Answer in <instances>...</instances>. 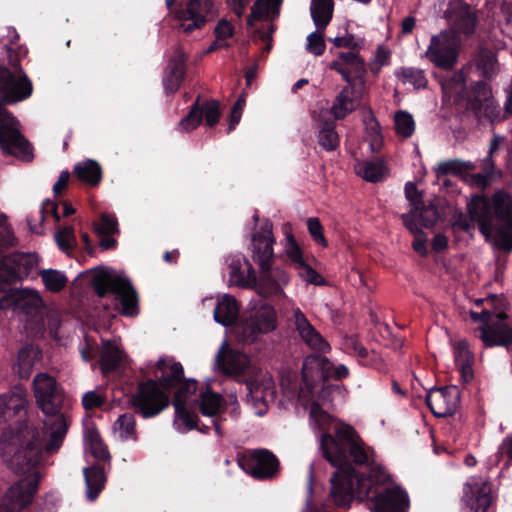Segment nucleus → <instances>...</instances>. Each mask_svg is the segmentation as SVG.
Returning <instances> with one entry per match:
<instances>
[{
    "label": "nucleus",
    "mask_w": 512,
    "mask_h": 512,
    "mask_svg": "<svg viewBox=\"0 0 512 512\" xmlns=\"http://www.w3.org/2000/svg\"><path fill=\"white\" fill-rule=\"evenodd\" d=\"M336 437L328 433L322 434L320 448L324 457L339 469L331 478V495L338 506L345 507L353 496L363 498L368 496L371 485L384 481V472L380 469L373 471L368 479L359 477L354 469L346 464L349 453L354 461L363 464L368 460L367 453L362 446L356 431L349 425L341 424L336 428Z\"/></svg>",
    "instance_id": "obj_1"
},
{
    "label": "nucleus",
    "mask_w": 512,
    "mask_h": 512,
    "mask_svg": "<svg viewBox=\"0 0 512 512\" xmlns=\"http://www.w3.org/2000/svg\"><path fill=\"white\" fill-rule=\"evenodd\" d=\"M34 438V429L28 426L15 432L9 428L0 439V454L9 468L23 478L13 483L0 504L2 512H17L31 504L37 491L39 475L36 465L45 450Z\"/></svg>",
    "instance_id": "obj_2"
},
{
    "label": "nucleus",
    "mask_w": 512,
    "mask_h": 512,
    "mask_svg": "<svg viewBox=\"0 0 512 512\" xmlns=\"http://www.w3.org/2000/svg\"><path fill=\"white\" fill-rule=\"evenodd\" d=\"M470 219L460 216L454 223L461 230L469 232L472 222H477L482 235L495 247L512 249V198L504 191H497L492 203L483 195L474 196L468 204Z\"/></svg>",
    "instance_id": "obj_3"
},
{
    "label": "nucleus",
    "mask_w": 512,
    "mask_h": 512,
    "mask_svg": "<svg viewBox=\"0 0 512 512\" xmlns=\"http://www.w3.org/2000/svg\"><path fill=\"white\" fill-rule=\"evenodd\" d=\"M32 83L21 69L14 72L0 66V146L4 153L29 160L31 148L20 133L19 121L6 110L3 102L12 104L32 94Z\"/></svg>",
    "instance_id": "obj_4"
},
{
    "label": "nucleus",
    "mask_w": 512,
    "mask_h": 512,
    "mask_svg": "<svg viewBox=\"0 0 512 512\" xmlns=\"http://www.w3.org/2000/svg\"><path fill=\"white\" fill-rule=\"evenodd\" d=\"M33 392L38 408L44 413V431L41 439L43 449L47 454L56 453L65 438L68 424L64 414L61 412L64 394L56 379L48 373H38L33 379Z\"/></svg>",
    "instance_id": "obj_5"
},
{
    "label": "nucleus",
    "mask_w": 512,
    "mask_h": 512,
    "mask_svg": "<svg viewBox=\"0 0 512 512\" xmlns=\"http://www.w3.org/2000/svg\"><path fill=\"white\" fill-rule=\"evenodd\" d=\"M331 362L321 356H308L303 363L302 378L303 387L300 389L299 400L302 406L309 412L311 426L318 430L328 428L331 417L324 406L331 404L334 394H339L337 386L318 384L324 380V375H329Z\"/></svg>",
    "instance_id": "obj_6"
},
{
    "label": "nucleus",
    "mask_w": 512,
    "mask_h": 512,
    "mask_svg": "<svg viewBox=\"0 0 512 512\" xmlns=\"http://www.w3.org/2000/svg\"><path fill=\"white\" fill-rule=\"evenodd\" d=\"M92 285L99 296L112 292L119 301L123 315L132 317L138 314L137 294L127 279L112 271L100 270L95 273Z\"/></svg>",
    "instance_id": "obj_7"
},
{
    "label": "nucleus",
    "mask_w": 512,
    "mask_h": 512,
    "mask_svg": "<svg viewBox=\"0 0 512 512\" xmlns=\"http://www.w3.org/2000/svg\"><path fill=\"white\" fill-rule=\"evenodd\" d=\"M277 327V314L273 306L262 304L250 313L233 329L236 339L244 344H252L261 336L273 332Z\"/></svg>",
    "instance_id": "obj_8"
},
{
    "label": "nucleus",
    "mask_w": 512,
    "mask_h": 512,
    "mask_svg": "<svg viewBox=\"0 0 512 512\" xmlns=\"http://www.w3.org/2000/svg\"><path fill=\"white\" fill-rule=\"evenodd\" d=\"M460 48V39L455 31H442L431 37L426 57L437 67L451 70L455 66Z\"/></svg>",
    "instance_id": "obj_9"
},
{
    "label": "nucleus",
    "mask_w": 512,
    "mask_h": 512,
    "mask_svg": "<svg viewBox=\"0 0 512 512\" xmlns=\"http://www.w3.org/2000/svg\"><path fill=\"white\" fill-rule=\"evenodd\" d=\"M131 405L143 418H151L168 407L169 397L158 387L156 381L149 380L139 384L137 392L131 398Z\"/></svg>",
    "instance_id": "obj_10"
},
{
    "label": "nucleus",
    "mask_w": 512,
    "mask_h": 512,
    "mask_svg": "<svg viewBox=\"0 0 512 512\" xmlns=\"http://www.w3.org/2000/svg\"><path fill=\"white\" fill-rule=\"evenodd\" d=\"M471 317L475 321H485L486 324L479 329V338L487 347L506 346L512 343V329L504 321V315H496L497 321L491 319L489 311L484 310L481 313L472 312Z\"/></svg>",
    "instance_id": "obj_11"
},
{
    "label": "nucleus",
    "mask_w": 512,
    "mask_h": 512,
    "mask_svg": "<svg viewBox=\"0 0 512 512\" xmlns=\"http://www.w3.org/2000/svg\"><path fill=\"white\" fill-rule=\"evenodd\" d=\"M248 390L247 402L257 416L264 415L268 406L275 400L276 387L272 377L265 374H258L246 382Z\"/></svg>",
    "instance_id": "obj_12"
},
{
    "label": "nucleus",
    "mask_w": 512,
    "mask_h": 512,
    "mask_svg": "<svg viewBox=\"0 0 512 512\" xmlns=\"http://www.w3.org/2000/svg\"><path fill=\"white\" fill-rule=\"evenodd\" d=\"M196 390V382L189 380L181 385L175 395L173 402L176 412L174 424L182 433L196 428L197 416L190 411L196 402V398L193 397Z\"/></svg>",
    "instance_id": "obj_13"
},
{
    "label": "nucleus",
    "mask_w": 512,
    "mask_h": 512,
    "mask_svg": "<svg viewBox=\"0 0 512 512\" xmlns=\"http://www.w3.org/2000/svg\"><path fill=\"white\" fill-rule=\"evenodd\" d=\"M216 15L212 0H189L186 6L176 12L179 28L185 33L204 26L209 18Z\"/></svg>",
    "instance_id": "obj_14"
},
{
    "label": "nucleus",
    "mask_w": 512,
    "mask_h": 512,
    "mask_svg": "<svg viewBox=\"0 0 512 512\" xmlns=\"http://www.w3.org/2000/svg\"><path fill=\"white\" fill-rule=\"evenodd\" d=\"M367 505L372 512H407L409 500L407 494L397 486H379Z\"/></svg>",
    "instance_id": "obj_15"
},
{
    "label": "nucleus",
    "mask_w": 512,
    "mask_h": 512,
    "mask_svg": "<svg viewBox=\"0 0 512 512\" xmlns=\"http://www.w3.org/2000/svg\"><path fill=\"white\" fill-rule=\"evenodd\" d=\"M366 93L365 80L358 77V80L348 83L339 94L331 107V113L336 119H343L353 112L360 104Z\"/></svg>",
    "instance_id": "obj_16"
},
{
    "label": "nucleus",
    "mask_w": 512,
    "mask_h": 512,
    "mask_svg": "<svg viewBox=\"0 0 512 512\" xmlns=\"http://www.w3.org/2000/svg\"><path fill=\"white\" fill-rule=\"evenodd\" d=\"M272 223L264 221L252 236L251 250L254 261L259 267H266L274 255L275 239L272 233Z\"/></svg>",
    "instance_id": "obj_17"
},
{
    "label": "nucleus",
    "mask_w": 512,
    "mask_h": 512,
    "mask_svg": "<svg viewBox=\"0 0 512 512\" xmlns=\"http://www.w3.org/2000/svg\"><path fill=\"white\" fill-rule=\"evenodd\" d=\"M460 393L456 386L433 389L426 396V403L432 413L437 417L451 415L457 409Z\"/></svg>",
    "instance_id": "obj_18"
},
{
    "label": "nucleus",
    "mask_w": 512,
    "mask_h": 512,
    "mask_svg": "<svg viewBox=\"0 0 512 512\" xmlns=\"http://www.w3.org/2000/svg\"><path fill=\"white\" fill-rule=\"evenodd\" d=\"M43 306L40 294L31 289L10 290L0 299L1 309H14L25 313L36 312Z\"/></svg>",
    "instance_id": "obj_19"
},
{
    "label": "nucleus",
    "mask_w": 512,
    "mask_h": 512,
    "mask_svg": "<svg viewBox=\"0 0 512 512\" xmlns=\"http://www.w3.org/2000/svg\"><path fill=\"white\" fill-rule=\"evenodd\" d=\"M259 273L252 287L264 297L281 294L283 287L289 282L287 272L279 267L270 268V263L266 267H260Z\"/></svg>",
    "instance_id": "obj_20"
},
{
    "label": "nucleus",
    "mask_w": 512,
    "mask_h": 512,
    "mask_svg": "<svg viewBox=\"0 0 512 512\" xmlns=\"http://www.w3.org/2000/svg\"><path fill=\"white\" fill-rule=\"evenodd\" d=\"M240 465L252 477L268 479L276 474L278 460L267 450H255L249 458L240 462Z\"/></svg>",
    "instance_id": "obj_21"
},
{
    "label": "nucleus",
    "mask_w": 512,
    "mask_h": 512,
    "mask_svg": "<svg viewBox=\"0 0 512 512\" xmlns=\"http://www.w3.org/2000/svg\"><path fill=\"white\" fill-rule=\"evenodd\" d=\"M445 17L453 27L452 31L471 34L475 29L476 16L470 6L462 0H451Z\"/></svg>",
    "instance_id": "obj_22"
},
{
    "label": "nucleus",
    "mask_w": 512,
    "mask_h": 512,
    "mask_svg": "<svg viewBox=\"0 0 512 512\" xmlns=\"http://www.w3.org/2000/svg\"><path fill=\"white\" fill-rule=\"evenodd\" d=\"M290 322L302 340L312 349L327 352L330 347L320 333L312 326L307 317L298 307H293Z\"/></svg>",
    "instance_id": "obj_23"
},
{
    "label": "nucleus",
    "mask_w": 512,
    "mask_h": 512,
    "mask_svg": "<svg viewBox=\"0 0 512 512\" xmlns=\"http://www.w3.org/2000/svg\"><path fill=\"white\" fill-rule=\"evenodd\" d=\"M203 305L215 306L213 311L214 320L223 326L232 325L238 319V302L229 294L217 297L216 301H214L213 297H207L203 299Z\"/></svg>",
    "instance_id": "obj_24"
},
{
    "label": "nucleus",
    "mask_w": 512,
    "mask_h": 512,
    "mask_svg": "<svg viewBox=\"0 0 512 512\" xmlns=\"http://www.w3.org/2000/svg\"><path fill=\"white\" fill-rule=\"evenodd\" d=\"M491 488L487 482L472 480L467 484L464 501L471 512H486L491 504Z\"/></svg>",
    "instance_id": "obj_25"
},
{
    "label": "nucleus",
    "mask_w": 512,
    "mask_h": 512,
    "mask_svg": "<svg viewBox=\"0 0 512 512\" xmlns=\"http://www.w3.org/2000/svg\"><path fill=\"white\" fill-rule=\"evenodd\" d=\"M217 362L225 374L241 375L249 367V358L246 354L229 349L224 343L217 355Z\"/></svg>",
    "instance_id": "obj_26"
},
{
    "label": "nucleus",
    "mask_w": 512,
    "mask_h": 512,
    "mask_svg": "<svg viewBox=\"0 0 512 512\" xmlns=\"http://www.w3.org/2000/svg\"><path fill=\"white\" fill-rule=\"evenodd\" d=\"M469 107L475 112L477 117H487L494 121L499 116V106L491 95V91L485 84L478 85L477 91L472 99L469 100Z\"/></svg>",
    "instance_id": "obj_27"
},
{
    "label": "nucleus",
    "mask_w": 512,
    "mask_h": 512,
    "mask_svg": "<svg viewBox=\"0 0 512 512\" xmlns=\"http://www.w3.org/2000/svg\"><path fill=\"white\" fill-rule=\"evenodd\" d=\"M126 359L127 356L118 341L104 340L102 342L100 366L104 374L122 366Z\"/></svg>",
    "instance_id": "obj_28"
},
{
    "label": "nucleus",
    "mask_w": 512,
    "mask_h": 512,
    "mask_svg": "<svg viewBox=\"0 0 512 512\" xmlns=\"http://www.w3.org/2000/svg\"><path fill=\"white\" fill-rule=\"evenodd\" d=\"M231 284L239 287H252L256 276L252 264L244 256L235 257L229 264Z\"/></svg>",
    "instance_id": "obj_29"
},
{
    "label": "nucleus",
    "mask_w": 512,
    "mask_h": 512,
    "mask_svg": "<svg viewBox=\"0 0 512 512\" xmlns=\"http://www.w3.org/2000/svg\"><path fill=\"white\" fill-rule=\"evenodd\" d=\"M154 374L163 387L170 388L181 381L183 367L172 358H160L155 366Z\"/></svg>",
    "instance_id": "obj_30"
},
{
    "label": "nucleus",
    "mask_w": 512,
    "mask_h": 512,
    "mask_svg": "<svg viewBox=\"0 0 512 512\" xmlns=\"http://www.w3.org/2000/svg\"><path fill=\"white\" fill-rule=\"evenodd\" d=\"M26 392L21 387L0 395V423L14 417L26 406Z\"/></svg>",
    "instance_id": "obj_31"
},
{
    "label": "nucleus",
    "mask_w": 512,
    "mask_h": 512,
    "mask_svg": "<svg viewBox=\"0 0 512 512\" xmlns=\"http://www.w3.org/2000/svg\"><path fill=\"white\" fill-rule=\"evenodd\" d=\"M173 53L164 78V86L168 92L176 91L184 77L185 53L180 46H176Z\"/></svg>",
    "instance_id": "obj_32"
},
{
    "label": "nucleus",
    "mask_w": 512,
    "mask_h": 512,
    "mask_svg": "<svg viewBox=\"0 0 512 512\" xmlns=\"http://www.w3.org/2000/svg\"><path fill=\"white\" fill-rule=\"evenodd\" d=\"M354 170L359 177L373 183L386 179L389 174L388 167L382 159L358 161Z\"/></svg>",
    "instance_id": "obj_33"
},
{
    "label": "nucleus",
    "mask_w": 512,
    "mask_h": 512,
    "mask_svg": "<svg viewBox=\"0 0 512 512\" xmlns=\"http://www.w3.org/2000/svg\"><path fill=\"white\" fill-rule=\"evenodd\" d=\"M454 358L460 370L461 377L465 382H469L473 378L472 365L474 363V356L465 340H459L455 344Z\"/></svg>",
    "instance_id": "obj_34"
},
{
    "label": "nucleus",
    "mask_w": 512,
    "mask_h": 512,
    "mask_svg": "<svg viewBox=\"0 0 512 512\" xmlns=\"http://www.w3.org/2000/svg\"><path fill=\"white\" fill-rule=\"evenodd\" d=\"M333 0H311L310 13L317 29H325L332 19Z\"/></svg>",
    "instance_id": "obj_35"
},
{
    "label": "nucleus",
    "mask_w": 512,
    "mask_h": 512,
    "mask_svg": "<svg viewBox=\"0 0 512 512\" xmlns=\"http://www.w3.org/2000/svg\"><path fill=\"white\" fill-rule=\"evenodd\" d=\"M113 435L122 441L137 440L136 420L134 415L124 413L118 417L112 427Z\"/></svg>",
    "instance_id": "obj_36"
},
{
    "label": "nucleus",
    "mask_w": 512,
    "mask_h": 512,
    "mask_svg": "<svg viewBox=\"0 0 512 512\" xmlns=\"http://www.w3.org/2000/svg\"><path fill=\"white\" fill-rule=\"evenodd\" d=\"M365 141L368 142L369 150L373 153L379 152L383 146L381 128L375 116L369 112L364 119Z\"/></svg>",
    "instance_id": "obj_37"
},
{
    "label": "nucleus",
    "mask_w": 512,
    "mask_h": 512,
    "mask_svg": "<svg viewBox=\"0 0 512 512\" xmlns=\"http://www.w3.org/2000/svg\"><path fill=\"white\" fill-rule=\"evenodd\" d=\"M74 172L77 177L92 186H96L101 181L102 171L100 165L91 159L79 162L75 168Z\"/></svg>",
    "instance_id": "obj_38"
},
{
    "label": "nucleus",
    "mask_w": 512,
    "mask_h": 512,
    "mask_svg": "<svg viewBox=\"0 0 512 512\" xmlns=\"http://www.w3.org/2000/svg\"><path fill=\"white\" fill-rule=\"evenodd\" d=\"M84 477L87 486V497L93 501L95 500L105 483V475L102 468L93 466L84 469Z\"/></svg>",
    "instance_id": "obj_39"
},
{
    "label": "nucleus",
    "mask_w": 512,
    "mask_h": 512,
    "mask_svg": "<svg viewBox=\"0 0 512 512\" xmlns=\"http://www.w3.org/2000/svg\"><path fill=\"white\" fill-rule=\"evenodd\" d=\"M405 227L410 231V233L414 236V241L412 243L413 249L420 255L425 256L427 254V237L425 233L422 231L420 226L418 225L416 219H414V215L412 213L403 214L401 216Z\"/></svg>",
    "instance_id": "obj_40"
},
{
    "label": "nucleus",
    "mask_w": 512,
    "mask_h": 512,
    "mask_svg": "<svg viewBox=\"0 0 512 512\" xmlns=\"http://www.w3.org/2000/svg\"><path fill=\"white\" fill-rule=\"evenodd\" d=\"M39 351L33 346H26L21 349L17 356L15 366L16 373L21 378H28L32 372L35 361L38 359Z\"/></svg>",
    "instance_id": "obj_41"
},
{
    "label": "nucleus",
    "mask_w": 512,
    "mask_h": 512,
    "mask_svg": "<svg viewBox=\"0 0 512 512\" xmlns=\"http://www.w3.org/2000/svg\"><path fill=\"white\" fill-rule=\"evenodd\" d=\"M282 0H258L251 9V14L247 20L249 25L253 21L268 18L278 14Z\"/></svg>",
    "instance_id": "obj_42"
},
{
    "label": "nucleus",
    "mask_w": 512,
    "mask_h": 512,
    "mask_svg": "<svg viewBox=\"0 0 512 512\" xmlns=\"http://www.w3.org/2000/svg\"><path fill=\"white\" fill-rule=\"evenodd\" d=\"M222 397L208 389L201 391L199 396V408L204 416L213 417L221 409Z\"/></svg>",
    "instance_id": "obj_43"
},
{
    "label": "nucleus",
    "mask_w": 512,
    "mask_h": 512,
    "mask_svg": "<svg viewBox=\"0 0 512 512\" xmlns=\"http://www.w3.org/2000/svg\"><path fill=\"white\" fill-rule=\"evenodd\" d=\"M45 288L53 293L60 292L67 284V277L61 271L54 269H43L39 272Z\"/></svg>",
    "instance_id": "obj_44"
},
{
    "label": "nucleus",
    "mask_w": 512,
    "mask_h": 512,
    "mask_svg": "<svg viewBox=\"0 0 512 512\" xmlns=\"http://www.w3.org/2000/svg\"><path fill=\"white\" fill-rule=\"evenodd\" d=\"M395 75L403 84H411L417 89L424 88L427 85L424 71L417 68H400L396 71Z\"/></svg>",
    "instance_id": "obj_45"
},
{
    "label": "nucleus",
    "mask_w": 512,
    "mask_h": 512,
    "mask_svg": "<svg viewBox=\"0 0 512 512\" xmlns=\"http://www.w3.org/2000/svg\"><path fill=\"white\" fill-rule=\"evenodd\" d=\"M318 142L320 146L327 150L332 151L339 145V137L335 131L334 123L325 121L321 123V128L318 134Z\"/></svg>",
    "instance_id": "obj_46"
},
{
    "label": "nucleus",
    "mask_w": 512,
    "mask_h": 512,
    "mask_svg": "<svg viewBox=\"0 0 512 512\" xmlns=\"http://www.w3.org/2000/svg\"><path fill=\"white\" fill-rule=\"evenodd\" d=\"M339 59L343 62L344 67L350 70V75L353 74V80H358L359 76L364 78V63L355 52L349 51L341 53Z\"/></svg>",
    "instance_id": "obj_47"
},
{
    "label": "nucleus",
    "mask_w": 512,
    "mask_h": 512,
    "mask_svg": "<svg viewBox=\"0 0 512 512\" xmlns=\"http://www.w3.org/2000/svg\"><path fill=\"white\" fill-rule=\"evenodd\" d=\"M396 133L403 138L412 136L415 130V122L411 114L406 111H399L394 117Z\"/></svg>",
    "instance_id": "obj_48"
},
{
    "label": "nucleus",
    "mask_w": 512,
    "mask_h": 512,
    "mask_svg": "<svg viewBox=\"0 0 512 512\" xmlns=\"http://www.w3.org/2000/svg\"><path fill=\"white\" fill-rule=\"evenodd\" d=\"M284 253L293 268L297 267L299 264L305 261L301 249L296 243L294 236L290 232H286Z\"/></svg>",
    "instance_id": "obj_49"
},
{
    "label": "nucleus",
    "mask_w": 512,
    "mask_h": 512,
    "mask_svg": "<svg viewBox=\"0 0 512 512\" xmlns=\"http://www.w3.org/2000/svg\"><path fill=\"white\" fill-rule=\"evenodd\" d=\"M472 164L470 162H461L459 160H450L439 163L435 168V173L438 178L447 174H458L465 169H471Z\"/></svg>",
    "instance_id": "obj_50"
},
{
    "label": "nucleus",
    "mask_w": 512,
    "mask_h": 512,
    "mask_svg": "<svg viewBox=\"0 0 512 512\" xmlns=\"http://www.w3.org/2000/svg\"><path fill=\"white\" fill-rule=\"evenodd\" d=\"M86 445L95 458L99 460H108L110 458L108 448L99 438L98 434H91Z\"/></svg>",
    "instance_id": "obj_51"
},
{
    "label": "nucleus",
    "mask_w": 512,
    "mask_h": 512,
    "mask_svg": "<svg viewBox=\"0 0 512 512\" xmlns=\"http://www.w3.org/2000/svg\"><path fill=\"white\" fill-rule=\"evenodd\" d=\"M95 230L101 235H111L118 231V222L115 216L103 213L100 220L95 223Z\"/></svg>",
    "instance_id": "obj_52"
},
{
    "label": "nucleus",
    "mask_w": 512,
    "mask_h": 512,
    "mask_svg": "<svg viewBox=\"0 0 512 512\" xmlns=\"http://www.w3.org/2000/svg\"><path fill=\"white\" fill-rule=\"evenodd\" d=\"M321 30L322 29H318L317 31L309 34L307 37L306 49L316 56L323 54L326 47L324 35Z\"/></svg>",
    "instance_id": "obj_53"
},
{
    "label": "nucleus",
    "mask_w": 512,
    "mask_h": 512,
    "mask_svg": "<svg viewBox=\"0 0 512 512\" xmlns=\"http://www.w3.org/2000/svg\"><path fill=\"white\" fill-rule=\"evenodd\" d=\"M55 240H56L58 246L64 251H67V250L73 248L74 245L76 244V238L74 235L73 228L70 226H66V227L60 229L55 234Z\"/></svg>",
    "instance_id": "obj_54"
},
{
    "label": "nucleus",
    "mask_w": 512,
    "mask_h": 512,
    "mask_svg": "<svg viewBox=\"0 0 512 512\" xmlns=\"http://www.w3.org/2000/svg\"><path fill=\"white\" fill-rule=\"evenodd\" d=\"M199 112L201 113V119L204 118L208 126H213L219 120V103L216 101L207 102L199 107Z\"/></svg>",
    "instance_id": "obj_55"
},
{
    "label": "nucleus",
    "mask_w": 512,
    "mask_h": 512,
    "mask_svg": "<svg viewBox=\"0 0 512 512\" xmlns=\"http://www.w3.org/2000/svg\"><path fill=\"white\" fill-rule=\"evenodd\" d=\"M308 232L312 239L323 247L328 246V242L323 233V226L317 217H311L307 220Z\"/></svg>",
    "instance_id": "obj_56"
},
{
    "label": "nucleus",
    "mask_w": 512,
    "mask_h": 512,
    "mask_svg": "<svg viewBox=\"0 0 512 512\" xmlns=\"http://www.w3.org/2000/svg\"><path fill=\"white\" fill-rule=\"evenodd\" d=\"M405 196L407 200L410 202L412 209L409 213L414 215V219H416L418 210L422 205L421 194L419 193L416 185L412 182H408L405 185Z\"/></svg>",
    "instance_id": "obj_57"
},
{
    "label": "nucleus",
    "mask_w": 512,
    "mask_h": 512,
    "mask_svg": "<svg viewBox=\"0 0 512 512\" xmlns=\"http://www.w3.org/2000/svg\"><path fill=\"white\" fill-rule=\"evenodd\" d=\"M201 122V113L199 112L198 104H194L190 113L181 120L179 123L183 131H190L195 129Z\"/></svg>",
    "instance_id": "obj_58"
},
{
    "label": "nucleus",
    "mask_w": 512,
    "mask_h": 512,
    "mask_svg": "<svg viewBox=\"0 0 512 512\" xmlns=\"http://www.w3.org/2000/svg\"><path fill=\"white\" fill-rule=\"evenodd\" d=\"M298 275L306 282L312 284H320L321 276L306 261L294 268Z\"/></svg>",
    "instance_id": "obj_59"
},
{
    "label": "nucleus",
    "mask_w": 512,
    "mask_h": 512,
    "mask_svg": "<svg viewBox=\"0 0 512 512\" xmlns=\"http://www.w3.org/2000/svg\"><path fill=\"white\" fill-rule=\"evenodd\" d=\"M418 211L422 226L426 228L434 226V224L439 218L437 208L433 205H429L426 207H422L421 205Z\"/></svg>",
    "instance_id": "obj_60"
},
{
    "label": "nucleus",
    "mask_w": 512,
    "mask_h": 512,
    "mask_svg": "<svg viewBox=\"0 0 512 512\" xmlns=\"http://www.w3.org/2000/svg\"><path fill=\"white\" fill-rule=\"evenodd\" d=\"M20 273L19 267H13L10 269H4L0 267V291L5 290V286L8 283L13 282L16 278H18Z\"/></svg>",
    "instance_id": "obj_61"
},
{
    "label": "nucleus",
    "mask_w": 512,
    "mask_h": 512,
    "mask_svg": "<svg viewBox=\"0 0 512 512\" xmlns=\"http://www.w3.org/2000/svg\"><path fill=\"white\" fill-rule=\"evenodd\" d=\"M104 401V397L94 391H89L85 393L82 397V403L86 409L100 407L101 405H103Z\"/></svg>",
    "instance_id": "obj_62"
},
{
    "label": "nucleus",
    "mask_w": 512,
    "mask_h": 512,
    "mask_svg": "<svg viewBox=\"0 0 512 512\" xmlns=\"http://www.w3.org/2000/svg\"><path fill=\"white\" fill-rule=\"evenodd\" d=\"M232 34L233 28L231 24L224 19L220 20L217 26L215 27V35L217 40L227 39L230 36H232Z\"/></svg>",
    "instance_id": "obj_63"
},
{
    "label": "nucleus",
    "mask_w": 512,
    "mask_h": 512,
    "mask_svg": "<svg viewBox=\"0 0 512 512\" xmlns=\"http://www.w3.org/2000/svg\"><path fill=\"white\" fill-rule=\"evenodd\" d=\"M330 69L336 70L338 73H340L345 81L348 83L353 82V76L350 75V70L348 68L344 67L343 62H341L340 59L333 61L329 65Z\"/></svg>",
    "instance_id": "obj_64"
}]
</instances>
